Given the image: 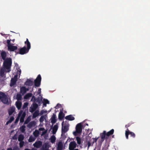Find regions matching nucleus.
Returning <instances> with one entry per match:
<instances>
[{
	"label": "nucleus",
	"mask_w": 150,
	"mask_h": 150,
	"mask_svg": "<svg viewBox=\"0 0 150 150\" xmlns=\"http://www.w3.org/2000/svg\"><path fill=\"white\" fill-rule=\"evenodd\" d=\"M12 63V59L11 58H7L4 62L3 65L4 67L8 70V72H9Z\"/></svg>",
	"instance_id": "nucleus-3"
},
{
	"label": "nucleus",
	"mask_w": 150,
	"mask_h": 150,
	"mask_svg": "<svg viewBox=\"0 0 150 150\" xmlns=\"http://www.w3.org/2000/svg\"><path fill=\"white\" fill-rule=\"evenodd\" d=\"M30 120H31L30 118L29 117H28L25 120V121L24 122V124H27L30 121Z\"/></svg>",
	"instance_id": "nucleus-37"
},
{
	"label": "nucleus",
	"mask_w": 150,
	"mask_h": 150,
	"mask_svg": "<svg viewBox=\"0 0 150 150\" xmlns=\"http://www.w3.org/2000/svg\"><path fill=\"white\" fill-rule=\"evenodd\" d=\"M46 131H43V132H42V134L41 135H44L45 134V133H46Z\"/></svg>",
	"instance_id": "nucleus-52"
},
{
	"label": "nucleus",
	"mask_w": 150,
	"mask_h": 150,
	"mask_svg": "<svg viewBox=\"0 0 150 150\" xmlns=\"http://www.w3.org/2000/svg\"><path fill=\"white\" fill-rule=\"evenodd\" d=\"M24 144V141H20L19 143V146L20 148L22 147Z\"/></svg>",
	"instance_id": "nucleus-41"
},
{
	"label": "nucleus",
	"mask_w": 150,
	"mask_h": 150,
	"mask_svg": "<svg viewBox=\"0 0 150 150\" xmlns=\"http://www.w3.org/2000/svg\"><path fill=\"white\" fill-rule=\"evenodd\" d=\"M28 52L29 50L26 48L25 46L23 47L20 48L19 51H15V52L17 54L23 55L27 53Z\"/></svg>",
	"instance_id": "nucleus-6"
},
{
	"label": "nucleus",
	"mask_w": 150,
	"mask_h": 150,
	"mask_svg": "<svg viewBox=\"0 0 150 150\" xmlns=\"http://www.w3.org/2000/svg\"><path fill=\"white\" fill-rule=\"evenodd\" d=\"M61 105H59L58 106V105L57 104V106H56V107H57V108L59 107V106H61Z\"/></svg>",
	"instance_id": "nucleus-60"
},
{
	"label": "nucleus",
	"mask_w": 150,
	"mask_h": 150,
	"mask_svg": "<svg viewBox=\"0 0 150 150\" xmlns=\"http://www.w3.org/2000/svg\"><path fill=\"white\" fill-rule=\"evenodd\" d=\"M0 100L4 104H7L8 103V99L7 95L2 92H0Z\"/></svg>",
	"instance_id": "nucleus-4"
},
{
	"label": "nucleus",
	"mask_w": 150,
	"mask_h": 150,
	"mask_svg": "<svg viewBox=\"0 0 150 150\" xmlns=\"http://www.w3.org/2000/svg\"><path fill=\"white\" fill-rule=\"evenodd\" d=\"M24 150H31L30 149H25Z\"/></svg>",
	"instance_id": "nucleus-63"
},
{
	"label": "nucleus",
	"mask_w": 150,
	"mask_h": 150,
	"mask_svg": "<svg viewBox=\"0 0 150 150\" xmlns=\"http://www.w3.org/2000/svg\"><path fill=\"white\" fill-rule=\"evenodd\" d=\"M33 134L34 136L37 138L39 136L40 134V132L39 130L36 129L33 132Z\"/></svg>",
	"instance_id": "nucleus-27"
},
{
	"label": "nucleus",
	"mask_w": 150,
	"mask_h": 150,
	"mask_svg": "<svg viewBox=\"0 0 150 150\" xmlns=\"http://www.w3.org/2000/svg\"><path fill=\"white\" fill-rule=\"evenodd\" d=\"M10 41H11V40H7L6 42H7V43L8 44V45H11L10 44Z\"/></svg>",
	"instance_id": "nucleus-49"
},
{
	"label": "nucleus",
	"mask_w": 150,
	"mask_h": 150,
	"mask_svg": "<svg viewBox=\"0 0 150 150\" xmlns=\"http://www.w3.org/2000/svg\"><path fill=\"white\" fill-rule=\"evenodd\" d=\"M28 103L27 102H25L24 103V104L22 108L23 109H24L25 108H26L28 106Z\"/></svg>",
	"instance_id": "nucleus-39"
},
{
	"label": "nucleus",
	"mask_w": 150,
	"mask_h": 150,
	"mask_svg": "<svg viewBox=\"0 0 150 150\" xmlns=\"http://www.w3.org/2000/svg\"><path fill=\"white\" fill-rule=\"evenodd\" d=\"M50 141H55L56 137L54 135H53L50 138Z\"/></svg>",
	"instance_id": "nucleus-40"
},
{
	"label": "nucleus",
	"mask_w": 150,
	"mask_h": 150,
	"mask_svg": "<svg viewBox=\"0 0 150 150\" xmlns=\"http://www.w3.org/2000/svg\"><path fill=\"white\" fill-rule=\"evenodd\" d=\"M17 81L16 80L12 78L11 81V83L10 84V86H12L14 85L16 83Z\"/></svg>",
	"instance_id": "nucleus-29"
},
{
	"label": "nucleus",
	"mask_w": 150,
	"mask_h": 150,
	"mask_svg": "<svg viewBox=\"0 0 150 150\" xmlns=\"http://www.w3.org/2000/svg\"><path fill=\"white\" fill-rule=\"evenodd\" d=\"M31 101H33L34 102H36V98L34 96H32V98L31 99Z\"/></svg>",
	"instance_id": "nucleus-42"
},
{
	"label": "nucleus",
	"mask_w": 150,
	"mask_h": 150,
	"mask_svg": "<svg viewBox=\"0 0 150 150\" xmlns=\"http://www.w3.org/2000/svg\"><path fill=\"white\" fill-rule=\"evenodd\" d=\"M77 143L78 144H80L81 143V141H77ZM83 141H82V142Z\"/></svg>",
	"instance_id": "nucleus-57"
},
{
	"label": "nucleus",
	"mask_w": 150,
	"mask_h": 150,
	"mask_svg": "<svg viewBox=\"0 0 150 150\" xmlns=\"http://www.w3.org/2000/svg\"><path fill=\"white\" fill-rule=\"evenodd\" d=\"M13 150H19V149L18 146H15L13 147Z\"/></svg>",
	"instance_id": "nucleus-47"
},
{
	"label": "nucleus",
	"mask_w": 150,
	"mask_h": 150,
	"mask_svg": "<svg viewBox=\"0 0 150 150\" xmlns=\"http://www.w3.org/2000/svg\"><path fill=\"white\" fill-rule=\"evenodd\" d=\"M56 118V115L55 114L53 113L52 117L51 118V122L52 124V126H53V125L56 122L57 120Z\"/></svg>",
	"instance_id": "nucleus-12"
},
{
	"label": "nucleus",
	"mask_w": 150,
	"mask_h": 150,
	"mask_svg": "<svg viewBox=\"0 0 150 150\" xmlns=\"http://www.w3.org/2000/svg\"><path fill=\"white\" fill-rule=\"evenodd\" d=\"M41 80V77L40 74H39L35 80L34 85L35 87H38L40 85Z\"/></svg>",
	"instance_id": "nucleus-5"
},
{
	"label": "nucleus",
	"mask_w": 150,
	"mask_h": 150,
	"mask_svg": "<svg viewBox=\"0 0 150 150\" xmlns=\"http://www.w3.org/2000/svg\"><path fill=\"white\" fill-rule=\"evenodd\" d=\"M29 90L28 88H26L24 86H23L20 88V92L23 94V95L25 94L27 91Z\"/></svg>",
	"instance_id": "nucleus-15"
},
{
	"label": "nucleus",
	"mask_w": 150,
	"mask_h": 150,
	"mask_svg": "<svg viewBox=\"0 0 150 150\" xmlns=\"http://www.w3.org/2000/svg\"><path fill=\"white\" fill-rule=\"evenodd\" d=\"M39 130L40 131H43L45 130V129L44 128L40 127L39 128Z\"/></svg>",
	"instance_id": "nucleus-51"
},
{
	"label": "nucleus",
	"mask_w": 150,
	"mask_h": 150,
	"mask_svg": "<svg viewBox=\"0 0 150 150\" xmlns=\"http://www.w3.org/2000/svg\"><path fill=\"white\" fill-rule=\"evenodd\" d=\"M36 138V137H35L34 136H33L31 135L30 136L28 141H35Z\"/></svg>",
	"instance_id": "nucleus-38"
},
{
	"label": "nucleus",
	"mask_w": 150,
	"mask_h": 150,
	"mask_svg": "<svg viewBox=\"0 0 150 150\" xmlns=\"http://www.w3.org/2000/svg\"><path fill=\"white\" fill-rule=\"evenodd\" d=\"M127 130L128 131H126L125 132V136L126 138L127 139H128L129 134H130V136L133 137V138H134L135 136V134L133 132L130 131L128 130V129H127Z\"/></svg>",
	"instance_id": "nucleus-10"
},
{
	"label": "nucleus",
	"mask_w": 150,
	"mask_h": 150,
	"mask_svg": "<svg viewBox=\"0 0 150 150\" xmlns=\"http://www.w3.org/2000/svg\"><path fill=\"white\" fill-rule=\"evenodd\" d=\"M22 103L19 101H17L16 102V106L18 110H19L22 106Z\"/></svg>",
	"instance_id": "nucleus-23"
},
{
	"label": "nucleus",
	"mask_w": 150,
	"mask_h": 150,
	"mask_svg": "<svg viewBox=\"0 0 150 150\" xmlns=\"http://www.w3.org/2000/svg\"><path fill=\"white\" fill-rule=\"evenodd\" d=\"M31 150H37V149H36L34 148H33Z\"/></svg>",
	"instance_id": "nucleus-62"
},
{
	"label": "nucleus",
	"mask_w": 150,
	"mask_h": 150,
	"mask_svg": "<svg viewBox=\"0 0 150 150\" xmlns=\"http://www.w3.org/2000/svg\"><path fill=\"white\" fill-rule=\"evenodd\" d=\"M64 123V122H63L62 123V134L64 133H66L69 129V124H65L63 126V124Z\"/></svg>",
	"instance_id": "nucleus-7"
},
{
	"label": "nucleus",
	"mask_w": 150,
	"mask_h": 150,
	"mask_svg": "<svg viewBox=\"0 0 150 150\" xmlns=\"http://www.w3.org/2000/svg\"><path fill=\"white\" fill-rule=\"evenodd\" d=\"M50 146V145L48 143H45L43 145L41 149L45 150H50L49 149Z\"/></svg>",
	"instance_id": "nucleus-19"
},
{
	"label": "nucleus",
	"mask_w": 150,
	"mask_h": 150,
	"mask_svg": "<svg viewBox=\"0 0 150 150\" xmlns=\"http://www.w3.org/2000/svg\"><path fill=\"white\" fill-rule=\"evenodd\" d=\"M22 98V96L20 94H18L17 95L16 99L18 100L19 101L21 100Z\"/></svg>",
	"instance_id": "nucleus-34"
},
{
	"label": "nucleus",
	"mask_w": 150,
	"mask_h": 150,
	"mask_svg": "<svg viewBox=\"0 0 150 150\" xmlns=\"http://www.w3.org/2000/svg\"><path fill=\"white\" fill-rule=\"evenodd\" d=\"M69 141H72V140H74L73 139L71 138V139H70L69 137H68L67 140V141H69Z\"/></svg>",
	"instance_id": "nucleus-54"
},
{
	"label": "nucleus",
	"mask_w": 150,
	"mask_h": 150,
	"mask_svg": "<svg viewBox=\"0 0 150 150\" xmlns=\"http://www.w3.org/2000/svg\"><path fill=\"white\" fill-rule=\"evenodd\" d=\"M63 144L62 141H59L57 144V150H62Z\"/></svg>",
	"instance_id": "nucleus-16"
},
{
	"label": "nucleus",
	"mask_w": 150,
	"mask_h": 150,
	"mask_svg": "<svg viewBox=\"0 0 150 150\" xmlns=\"http://www.w3.org/2000/svg\"><path fill=\"white\" fill-rule=\"evenodd\" d=\"M36 122L35 121H32L30 122L27 125V127L29 128H31L34 127L36 125Z\"/></svg>",
	"instance_id": "nucleus-22"
},
{
	"label": "nucleus",
	"mask_w": 150,
	"mask_h": 150,
	"mask_svg": "<svg viewBox=\"0 0 150 150\" xmlns=\"http://www.w3.org/2000/svg\"><path fill=\"white\" fill-rule=\"evenodd\" d=\"M13 79L16 80L17 81V79H18V76L17 75H15L14 77L13 78H12Z\"/></svg>",
	"instance_id": "nucleus-48"
},
{
	"label": "nucleus",
	"mask_w": 150,
	"mask_h": 150,
	"mask_svg": "<svg viewBox=\"0 0 150 150\" xmlns=\"http://www.w3.org/2000/svg\"><path fill=\"white\" fill-rule=\"evenodd\" d=\"M33 84V79H27L25 83V84L29 86H32Z\"/></svg>",
	"instance_id": "nucleus-11"
},
{
	"label": "nucleus",
	"mask_w": 150,
	"mask_h": 150,
	"mask_svg": "<svg viewBox=\"0 0 150 150\" xmlns=\"http://www.w3.org/2000/svg\"><path fill=\"white\" fill-rule=\"evenodd\" d=\"M0 76H1L3 77L4 76V71L1 70L0 71Z\"/></svg>",
	"instance_id": "nucleus-46"
},
{
	"label": "nucleus",
	"mask_w": 150,
	"mask_h": 150,
	"mask_svg": "<svg viewBox=\"0 0 150 150\" xmlns=\"http://www.w3.org/2000/svg\"><path fill=\"white\" fill-rule=\"evenodd\" d=\"M67 134H65V133L63 134H62V133L61 137L59 141H64V140H65L67 138Z\"/></svg>",
	"instance_id": "nucleus-24"
},
{
	"label": "nucleus",
	"mask_w": 150,
	"mask_h": 150,
	"mask_svg": "<svg viewBox=\"0 0 150 150\" xmlns=\"http://www.w3.org/2000/svg\"><path fill=\"white\" fill-rule=\"evenodd\" d=\"M25 126L24 125H22L20 127V130L23 133L25 132Z\"/></svg>",
	"instance_id": "nucleus-35"
},
{
	"label": "nucleus",
	"mask_w": 150,
	"mask_h": 150,
	"mask_svg": "<svg viewBox=\"0 0 150 150\" xmlns=\"http://www.w3.org/2000/svg\"><path fill=\"white\" fill-rule=\"evenodd\" d=\"M42 144V141H36V142L34 144V146L37 148H39L40 147Z\"/></svg>",
	"instance_id": "nucleus-13"
},
{
	"label": "nucleus",
	"mask_w": 150,
	"mask_h": 150,
	"mask_svg": "<svg viewBox=\"0 0 150 150\" xmlns=\"http://www.w3.org/2000/svg\"><path fill=\"white\" fill-rule=\"evenodd\" d=\"M2 58L4 60H5L6 57V54L5 52H3L1 53Z\"/></svg>",
	"instance_id": "nucleus-31"
},
{
	"label": "nucleus",
	"mask_w": 150,
	"mask_h": 150,
	"mask_svg": "<svg viewBox=\"0 0 150 150\" xmlns=\"http://www.w3.org/2000/svg\"><path fill=\"white\" fill-rule=\"evenodd\" d=\"M130 126V125L129 124H128L125 125V127H129Z\"/></svg>",
	"instance_id": "nucleus-56"
},
{
	"label": "nucleus",
	"mask_w": 150,
	"mask_h": 150,
	"mask_svg": "<svg viewBox=\"0 0 150 150\" xmlns=\"http://www.w3.org/2000/svg\"><path fill=\"white\" fill-rule=\"evenodd\" d=\"M65 119L69 121H72L75 119V118L72 115H70L66 116L65 117Z\"/></svg>",
	"instance_id": "nucleus-20"
},
{
	"label": "nucleus",
	"mask_w": 150,
	"mask_h": 150,
	"mask_svg": "<svg viewBox=\"0 0 150 150\" xmlns=\"http://www.w3.org/2000/svg\"><path fill=\"white\" fill-rule=\"evenodd\" d=\"M114 132V130L112 129L110 131L107 132L105 130H104L102 133H100V136L97 138H94L92 137V134L91 133H89L88 135L86 134L83 135L80 137H76V141H91L92 139H93V141H97V140H100V141H111L115 138V135H113Z\"/></svg>",
	"instance_id": "nucleus-1"
},
{
	"label": "nucleus",
	"mask_w": 150,
	"mask_h": 150,
	"mask_svg": "<svg viewBox=\"0 0 150 150\" xmlns=\"http://www.w3.org/2000/svg\"><path fill=\"white\" fill-rule=\"evenodd\" d=\"M15 110V108L14 107H11L8 110L9 115H10L12 114L14 112Z\"/></svg>",
	"instance_id": "nucleus-21"
},
{
	"label": "nucleus",
	"mask_w": 150,
	"mask_h": 150,
	"mask_svg": "<svg viewBox=\"0 0 150 150\" xmlns=\"http://www.w3.org/2000/svg\"><path fill=\"white\" fill-rule=\"evenodd\" d=\"M58 128V124L56 123L53 127L52 128V133L53 134H56Z\"/></svg>",
	"instance_id": "nucleus-18"
},
{
	"label": "nucleus",
	"mask_w": 150,
	"mask_h": 150,
	"mask_svg": "<svg viewBox=\"0 0 150 150\" xmlns=\"http://www.w3.org/2000/svg\"><path fill=\"white\" fill-rule=\"evenodd\" d=\"M88 147H89L90 146L91 143H90V141H88Z\"/></svg>",
	"instance_id": "nucleus-53"
},
{
	"label": "nucleus",
	"mask_w": 150,
	"mask_h": 150,
	"mask_svg": "<svg viewBox=\"0 0 150 150\" xmlns=\"http://www.w3.org/2000/svg\"><path fill=\"white\" fill-rule=\"evenodd\" d=\"M23 112L22 111H21L19 112L18 113V117L16 118V119L15 120V123H17L18 122V121L20 117L21 116V114H22Z\"/></svg>",
	"instance_id": "nucleus-28"
},
{
	"label": "nucleus",
	"mask_w": 150,
	"mask_h": 150,
	"mask_svg": "<svg viewBox=\"0 0 150 150\" xmlns=\"http://www.w3.org/2000/svg\"><path fill=\"white\" fill-rule=\"evenodd\" d=\"M43 103H44L45 104H49V102L47 99H44L43 100Z\"/></svg>",
	"instance_id": "nucleus-44"
},
{
	"label": "nucleus",
	"mask_w": 150,
	"mask_h": 150,
	"mask_svg": "<svg viewBox=\"0 0 150 150\" xmlns=\"http://www.w3.org/2000/svg\"><path fill=\"white\" fill-rule=\"evenodd\" d=\"M39 115V111L38 110L35 111L33 115V118H35Z\"/></svg>",
	"instance_id": "nucleus-30"
},
{
	"label": "nucleus",
	"mask_w": 150,
	"mask_h": 150,
	"mask_svg": "<svg viewBox=\"0 0 150 150\" xmlns=\"http://www.w3.org/2000/svg\"><path fill=\"white\" fill-rule=\"evenodd\" d=\"M64 117V114L62 111H60L58 117L60 120H62Z\"/></svg>",
	"instance_id": "nucleus-26"
},
{
	"label": "nucleus",
	"mask_w": 150,
	"mask_h": 150,
	"mask_svg": "<svg viewBox=\"0 0 150 150\" xmlns=\"http://www.w3.org/2000/svg\"><path fill=\"white\" fill-rule=\"evenodd\" d=\"M105 144H108V146H109V141H106Z\"/></svg>",
	"instance_id": "nucleus-61"
},
{
	"label": "nucleus",
	"mask_w": 150,
	"mask_h": 150,
	"mask_svg": "<svg viewBox=\"0 0 150 150\" xmlns=\"http://www.w3.org/2000/svg\"><path fill=\"white\" fill-rule=\"evenodd\" d=\"M32 96L31 93H28L26 94L24 96V98L25 99H28L29 98L31 97Z\"/></svg>",
	"instance_id": "nucleus-32"
},
{
	"label": "nucleus",
	"mask_w": 150,
	"mask_h": 150,
	"mask_svg": "<svg viewBox=\"0 0 150 150\" xmlns=\"http://www.w3.org/2000/svg\"><path fill=\"white\" fill-rule=\"evenodd\" d=\"M41 93V89L40 88H39L38 89V94H40Z\"/></svg>",
	"instance_id": "nucleus-50"
},
{
	"label": "nucleus",
	"mask_w": 150,
	"mask_h": 150,
	"mask_svg": "<svg viewBox=\"0 0 150 150\" xmlns=\"http://www.w3.org/2000/svg\"><path fill=\"white\" fill-rule=\"evenodd\" d=\"M21 114L22 115H21V116L20 119V122H21L22 123L24 121V119L25 117L26 114L25 112H23Z\"/></svg>",
	"instance_id": "nucleus-25"
},
{
	"label": "nucleus",
	"mask_w": 150,
	"mask_h": 150,
	"mask_svg": "<svg viewBox=\"0 0 150 150\" xmlns=\"http://www.w3.org/2000/svg\"><path fill=\"white\" fill-rule=\"evenodd\" d=\"M38 107V105L37 103H33L32 106L30 108L29 111L31 112H33L37 109Z\"/></svg>",
	"instance_id": "nucleus-8"
},
{
	"label": "nucleus",
	"mask_w": 150,
	"mask_h": 150,
	"mask_svg": "<svg viewBox=\"0 0 150 150\" xmlns=\"http://www.w3.org/2000/svg\"><path fill=\"white\" fill-rule=\"evenodd\" d=\"M24 138V136L23 135L20 134L19 135L18 137V141H23Z\"/></svg>",
	"instance_id": "nucleus-36"
},
{
	"label": "nucleus",
	"mask_w": 150,
	"mask_h": 150,
	"mask_svg": "<svg viewBox=\"0 0 150 150\" xmlns=\"http://www.w3.org/2000/svg\"><path fill=\"white\" fill-rule=\"evenodd\" d=\"M25 44L26 45L27 47L26 48L29 51L31 48V45L30 42H29L28 39H26V41L25 42Z\"/></svg>",
	"instance_id": "nucleus-17"
},
{
	"label": "nucleus",
	"mask_w": 150,
	"mask_h": 150,
	"mask_svg": "<svg viewBox=\"0 0 150 150\" xmlns=\"http://www.w3.org/2000/svg\"><path fill=\"white\" fill-rule=\"evenodd\" d=\"M17 47L16 46H13L11 45H8V49L11 51H14L17 49Z\"/></svg>",
	"instance_id": "nucleus-14"
},
{
	"label": "nucleus",
	"mask_w": 150,
	"mask_h": 150,
	"mask_svg": "<svg viewBox=\"0 0 150 150\" xmlns=\"http://www.w3.org/2000/svg\"><path fill=\"white\" fill-rule=\"evenodd\" d=\"M14 117L13 116H12V117H10L9 120L11 122L14 120Z\"/></svg>",
	"instance_id": "nucleus-45"
},
{
	"label": "nucleus",
	"mask_w": 150,
	"mask_h": 150,
	"mask_svg": "<svg viewBox=\"0 0 150 150\" xmlns=\"http://www.w3.org/2000/svg\"><path fill=\"white\" fill-rule=\"evenodd\" d=\"M11 123V122L10 121H9V120H8V121H7L6 122V125H8L9 123Z\"/></svg>",
	"instance_id": "nucleus-55"
},
{
	"label": "nucleus",
	"mask_w": 150,
	"mask_h": 150,
	"mask_svg": "<svg viewBox=\"0 0 150 150\" xmlns=\"http://www.w3.org/2000/svg\"><path fill=\"white\" fill-rule=\"evenodd\" d=\"M18 72L20 73V74L21 73V69H20L19 70H18Z\"/></svg>",
	"instance_id": "nucleus-64"
},
{
	"label": "nucleus",
	"mask_w": 150,
	"mask_h": 150,
	"mask_svg": "<svg viewBox=\"0 0 150 150\" xmlns=\"http://www.w3.org/2000/svg\"><path fill=\"white\" fill-rule=\"evenodd\" d=\"M76 144L75 141H71L69 144V150H73L76 147Z\"/></svg>",
	"instance_id": "nucleus-9"
},
{
	"label": "nucleus",
	"mask_w": 150,
	"mask_h": 150,
	"mask_svg": "<svg viewBox=\"0 0 150 150\" xmlns=\"http://www.w3.org/2000/svg\"><path fill=\"white\" fill-rule=\"evenodd\" d=\"M42 101V99L39 96L36 98V102L38 103L39 104H40Z\"/></svg>",
	"instance_id": "nucleus-33"
},
{
	"label": "nucleus",
	"mask_w": 150,
	"mask_h": 150,
	"mask_svg": "<svg viewBox=\"0 0 150 150\" xmlns=\"http://www.w3.org/2000/svg\"><path fill=\"white\" fill-rule=\"evenodd\" d=\"M76 130L73 132V134L75 136V138L76 139L77 137H80L82 136L81 135L82 130V126L81 123L78 124L76 127Z\"/></svg>",
	"instance_id": "nucleus-2"
},
{
	"label": "nucleus",
	"mask_w": 150,
	"mask_h": 150,
	"mask_svg": "<svg viewBox=\"0 0 150 150\" xmlns=\"http://www.w3.org/2000/svg\"><path fill=\"white\" fill-rule=\"evenodd\" d=\"M44 116H41L39 120H40V122H43L44 120Z\"/></svg>",
	"instance_id": "nucleus-43"
},
{
	"label": "nucleus",
	"mask_w": 150,
	"mask_h": 150,
	"mask_svg": "<svg viewBox=\"0 0 150 150\" xmlns=\"http://www.w3.org/2000/svg\"><path fill=\"white\" fill-rule=\"evenodd\" d=\"M13 139H17V138L15 136H14L13 137Z\"/></svg>",
	"instance_id": "nucleus-59"
},
{
	"label": "nucleus",
	"mask_w": 150,
	"mask_h": 150,
	"mask_svg": "<svg viewBox=\"0 0 150 150\" xmlns=\"http://www.w3.org/2000/svg\"><path fill=\"white\" fill-rule=\"evenodd\" d=\"M7 150H13L11 148H9L7 149Z\"/></svg>",
	"instance_id": "nucleus-58"
}]
</instances>
